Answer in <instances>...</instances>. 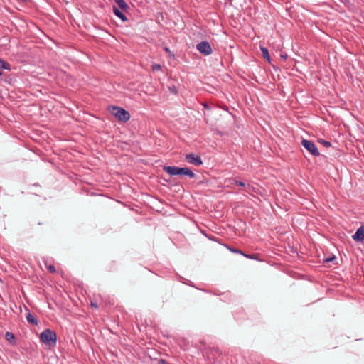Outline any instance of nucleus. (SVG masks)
<instances>
[{
    "label": "nucleus",
    "instance_id": "nucleus-11",
    "mask_svg": "<svg viewBox=\"0 0 364 364\" xmlns=\"http://www.w3.org/2000/svg\"><path fill=\"white\" fill-rule=\"evenodd\" d=\"M245 191L247 193L252 194V193H257L259 191V189H258V188L254 187L253 186H252L250 184H247L245 186Z\"/></svg>",
    "mask_w": 364,
    "mask_h": 364
},
{
    "label": "nucleus",
    "instance_id": "nucleus-17",
    "mask_svg": "<svg viewBox=\"0 0 364 364\" xmlns=\"http://www.w3.org/2000/svg\"><path fill=\"white\" fill-rule=\"evenodd\" d=\"M318 142L321 144H323L326 147H329L331 146L330 141H326V140H324L323 139H319L318 140Z\"/></svg>",
    "mask_w": 364,
    "mask_h": 364
},
{
    "label": "nucleus",
    "instance_id": "nucleus-1",
    "mask_svg": "<svg viewBox=\"0 0 364 364\" xmlns=\"http://www.w3.org/2000/svg\"><path fill=\"white\" fill-rule=\"evenodd\" d=\"M163 170L170 176H186L190 178H193L196 174L193 171L187 167H177L171 166H164Z\"/></svg>",
    "mask_w": 364,
    "mask_h": 364
},
{
    "label": "nucleus",
    "instance_id": "nucleus-15",
    "mask_svg": "<svg viewBox=\"0 0 364 364\" xmlns=\"http://www.w3.org/2000/svg\"><path fill=\"white\" fill-rule=\"evenodd\" d=\"M225 246L232 252L233 253H237V254H240L242 255L243 254V252L236 247H231L228 245H225Z\"/></svg>",
    "mask_w": 364,
    "mask_h": 364
},
{
    "label": "nucleus",
    "instance_id": "nucleus-16",
    "mask_svg": "<svg viewBox=\"0 0 364 364\" xmlns=\"http://www.w3.org/2000/svg\"><path fill=\"white\" fill-rule=\"evenodd\" d=\"M242 255L250 259H258V254H246L243 252Z\"/></svg>",
    "mask_w": 364,
    "mask_h": 364
},
{
    "label": "nucleus",
    "instance_id": "nucleus-10",
    "mask_svg": "<svg viewBox=\"0 0 364 364\" xmlns=\"http://www.w3.org/2000/svg\"><path fill=\"white\" fill-rule=\"evenodd\" d=\"M117 6H119V9H121L122 11H127L129 9V6L126 3L124 0H114Z\"/></svg>",
    "mask_w": 364,
    "mask_h": 364
},
{
    "label": "nucleus",
    "instance_id": "nucleus-3",
    "mask_svg": "<svg viewBox=\"0 0 364 364\" xmlns=\"http://www.w3.org/2000/svg\"><path fill=\"white\" fill-rule=\"evenodd\" d=\"M109 111L120 122H127L130 119V114L124 108L112 106L109 107Z\"/></svg>",
    "mask_w": 364,
    "mask_h": 364
},
{
    "label": "nucleus",
    "instance_id": "nucleus-13",
    "mask_svg": "<svg viewBox=\"0 0 364 364\" xmlns=\"http://www.w3.org/2000/svg\"><path fill=\"white\" fill-rule=\"evenodd\" d=\"M1 69L11 70V65L7 61L0 59V70Z\"/></svg>",
    "mask_w": 364,
    "mask_h": 364
},
{
    "label": "nucleus",
    "instance_id": "nucleus-6",
    "mask_svg": "<svg viewBox=\"0 0 364 364\" xmlns=\"http://www.w3.org/2000/svg\"><path fill=\"white\" fill-rule=\"evenodd\" d=\"M185 159L189 164H193L197 166L203 164V161H202L200 156L198 155H195L194 154H186Z\"/></svg>",
    "mask_w": 364,
    "mask_h": 364
},
{
    "label": "nucleus",
    "instance_id": "nucleus-26",
    "mask_svg": "<svg viewBox=\"0 0 364 364\" xmlns=\"http://www.w3.org/2000/svg\"><path fill=\"white\" fill-rule=\"evenodd\" d=\"M164 50H165L166 53H171L170 49H169L168 48H167V47H166V48H164Z\"/></svg>",
    "mask_w": 364,
    "mask_h": 364
},
{
    "label": "nucleus",
    "instance_id": "nucleus-27",
    "mask_svg": "<svg viewBox=\"0 0 364 364\" xmlns=\"http://www.w3.org/2000/svg\"><path fill=\"white\" fill-rule=\"evenodd\" d=\"M204 107H205V108H207V109L208 108V105H204Z\"/></svg>",
    "mask_w": 364,
    "mask_h": 364
},
{
    "label": "nucleus",
    "instance_id": "nucleus-24",
    "mask_svg": "<svg viewBox=\"0 0 364 364\" xmlns=\"http://www.w3.org/2000/svg\"><path fill=\"white\" fill-rule=\"evenodd\" d=\"M91 306L95 308V309H97L98 308V306L96 303H94V302H91Z\"/></svg>",
    "mask_w": 364,
    "mask_h": 364
},
{
    "label": "nucleus",
    "instance_id": "nucleus-9",
    "mask_svg": "<svg viewBox=\"0 0 364 364\" xmlns=\"http://www.w3.org/2000/svg\"><path fill=\"white\" fill-rule=\"evenodd\" d=\"M113 12L114 14L119 18L123 22H125L127 21V18L125 16V14L123 13L124 11H120L119 8H117L115 6H113Z\"/></svg>",
    "mask_w": 364,
    "mask_h": 364
},
{
    "label": "nucleus",
    "instance_id": "nucleus-12",
    "mask_svg": "<svg viewBox=\"0 0 364 364\" xmlns=\"http://www.w3.org/2000/svg\"><path fill=\"white\" fill-rule=\"evenodd\" d=\"M5 338L11 344L15 343V336L11 332H6L5 333Z\"/></svg>",
    "mask_w": 364,
    "mask_h": 364
},
{
    "label": "nucleus",
    "instance_id": "nucleus-5",
    "mask_svg": "<svg viewBox=\"0 0 364 364\" xmlns=\"http://www.w3.org/2000/svg\"><path fill=\"white\" fill-rule=\"evenodd\" d=\"M196 48L201 54L205 55H209L213 52L210 44L208 41H202L198 43Z\"/></svg>",
    "mask_w": 364,
    "mask_h": 364
},
{
    "label": "nucleus",
    "instance_id": "nucleus-20",
    "mask_svg": "<svg viewBox=\"0 0 364 364\" xmlns=\"http://www.w3.org/2000/svg\"><path fill=\"white\" fill-rule=\"evenodd\" d=\"M161 69V66L159 64H154L152 65V70H159Z\"/></svg>",
    "mask_w": 364,
    "mask_h": 364
},
{
    "label": "nucleus",
    "instance_id": "nucleus-23",
    "mask_svg": "<svg viewBox=\"0 0 364 364\" xmlns=\"http://www.w3.org/2000/svg\"><path fill=\"white\" fill-rule=\"evenodd\" d=\"M206 236H207V237H208V239H210V240H213V241H216V239H215V237L211 236V235H208H208H206Z\"/></svg>",
    "mask_w": 364,
    "mask_h": 364
},
{
    "label": "nucleus",
    "instance_id": "nucleus-8",
    "mask_svg": "<svg viewBox=\"0 0 364 364\" xmlns=\"http://www.w3.org/2000/svg\"><path fill=\"white\" fill-rule=\"evenodd\" d=\"M27 311H28V309H26ZM26 320L28 323L30 324L37 326L38 324V320L36 318V315L31 314L29 311H28L26 314Z\"/></svg>",
    "mask_w": 364,
    "mask_h": 364
},
{
    "label": "nucleus",
    "instance_id": "nucleus-2",
    "mask_svg": "<svg viewBox=\"0 0 364 364\" xmlns=\"http://www.w3.org/2000/svg\"><path fill=\"white\" fill-rule=\"evenodd\" d=\"M40 339L44 344L50 347H54L56 346L57 335L55 331L49 328H46L41 332Z\"/></svg>",
    "mask_w": 364,
    "mask_h": 364
},
{
    "label": "nucleus",
    "instance_id": "nucleus-18",
    "mask_svg": "<svg viewBox=\"0 0 364 364\" xmlns=\"http://www.w3.org/2000/svg\"><path fill=\"white\" fill-rule=\"evenodd\" d=\"M46 267H47L48 270L49 271V272L53 273V274L56 273V269L53 265H52V264L47 265Z\"/></svg>",
    "mask_w": 364,
    "mask_h": 364
},
{
    "label": "nucleus",
    "instance_id": "nucleus-21",
    "mask_svg": "<svg viewBox=\"0 0 364 364\" xmlns=\"http://www.w3.org/2000/svg\"><path fill=\"white\" fill-rule=\"evenodd\" d=\"M235 184L240 186L245 187V188L246 186L245 183H243L242 181H237V180H235Z\"/></svg>",
    "mask_w": 364,
    "mask_h": 364
},
{
    "label": "nucleus",
    "instance_id": "nucleus-25",
    "mask_svg": "<svg viewBox=\"0 0 364 364\" xmlns=\"http://www.w3.org/2000/svg\"><path fill=\"white\" fill-rule=\"evenodd\" d=\"M281 58L285 60L287 58V54H281Z\"/></svg>",
    "mask_w": 364,
    "mask_h": 364
},
{
    "label": "nucleus",
    "instance_id": "nucleus-19",
    "mask_svg": "<svg viewBox=\"0 0 364 364\" xmlns=\"http://www.w3.org/2000/svg\"><path fill=\"white\" fill-rule=\"evenodd\" d=\"M334 259H336V257L335 256H332V257H327V258L324 259L323 262H324V263H328L330 262L333 261Z\"/></svg>",
    "mask_w": 364,
    "mask_h": 364
},
{
    "label": "nucleus",
    "instance_id": "nucleus-22",
    "mask_svg": "<svg viewBox=\"0 0 364 364\" xmlns=\"http://www.w3.org/2000/svg\"><path fill=\"white\" fill-rule=\"evenodd\" d=\"M158 364H169V363L164 359H160L158 361Z\"/></svg>",
    "mask_w": 364,
    "mask_h": 364
},
{
    "label": "nucleus",
    "instance_id": "nucleus-28",
    "mask_svg": "<svg viewBox=\"0 0 364 364\" xmlns=\"http://www.w3.org/2000/svg\"><path fill=\"white\" fill-rule=\"evenodd\" d=\"M2 75V72L1 70H0V76Z\"/></svg>",
    "mask_w": 364,
    "mask_h": 364
},
{
    "label": "nucleus",
    "instance_id": "nucleus-7",
    "mask_svg": "<svg viewBox=\"0 0 364 364\" xmlns=\"http://www.w3.org/2000/svg\"><path fill=\"white\" fill-rule=\"evenodd\" d=\"M352 238L355 242H362L364 240V226L359 227L355 234L352 236Z\"/></svg>",
    "mask_w": 364,
    "mask_h": 364
},
{
    "label": "nucleus",
    "instance_id": "nucleus-4",
    "mask_svg": "<svg viewBox=\"0 0 364 364\" xmlns=\"http://www.w3.org/2000/svg\"><path fill=\"white\" fill-rule=\"evenodd\" d=\"M302 146L313 156H319V151L315 145V144L309 140L307 139H303L301 141Z\"/></svg>",
    "mask_w": 364,
    "mask_h": 364
},
{
    "label": "nucleus",
    "instance_id": "nucleus-14",
    "mask_svg": "<svg viewBox=\"0 0 364 364\" xmlns=\"http://www.w3.org/2000/svg\"><path fill=\"white\" fill-rule=\"evenodd\" d=\"M260 50L262 53L263 58L267 59L269 62H270V55L268 49L265 47H261Z\"/></svg>",
    "mask_w": 364,
    "mask_h": 364
}]
</instances>
